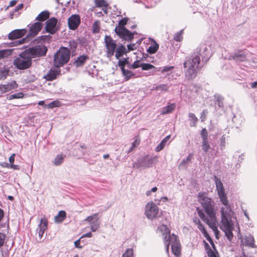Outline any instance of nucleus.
Returning a JSON list of instances; mask_svg holds the SVG:
<instances>
[{
    "label": "nucleus",
    "mask_w": 257,
    "mask_h": 257,
    "mask_svg": "<svg viewBox=\"0 0 257 257\" xmlns=\"http://www.w3.org/2000/svg\"><path fill=\"white\" fill-rule=\"evenodd\" d=\"M198 201L202 208L197 207V214L201 219L206 223L212 229L217 237L219 232L217 229V221L215 203L205 192H200L198 194Z\"/></svg>",
    "instance_id": "f257e3e1"
},
{
    "label": "nucleus",
    "mask_w": 257,
    "mask_h": 257,
    "mask_svg": "<svg viewBox=\"0 0 257 257\" xmlns=\"http://www.w3.org/2000/svg\"><path fill=\"white\" fill-rule=\"evenodd\" d=\"M209 49L205 45H201L196 49L191 57L186 58L183 63L184 67V74L188 80L194 78L197 74L198 71L200 69V57L202 60L208 58L209 55Z\"/></svg>",
    "instance_id": "f03ea898"
},
{
    "label": "nucleus",
    "mask_w": 257,
    "mask_h": 257,
    "mask_svg": "<svg viewBox=\"0 0 257 257\" xmlns=\"http://www.w3.org/2000/svg\"><path fill=\"white\" fill-rule=\"evenodd\" d=\"M158 229L164 232L163 234L165 235L164 241L166 251L169 252V246L171 244L172 252L176 257H179L181 254V245L178 236L174 234L171 235L170 231L166 225L162 224L158 227Z\"/></svg>",
    "instance_id": "7ed1b4c3"
},
{
    "label": "nucleus",
    "mask_w": 257,
    "mask_h": 257,
    "mask_svg": "<svg viewBox=\"0 0 257 257\" xmlns=\"http://www.w3.org/2000/svg\"><path fill=\"white\" fill-rule=\"evenodd\" d=\"M70 52L68 48L61 47L55 53L54 64L56 67L59 68L67 63L70 59Z\"/></svg>",
    "instance_id": "20e7f679"
},
{
    "label": "nucleus",
    "mask_w": 257,
    "mask_h": 257,
    "mask_svg": "<svg viewBox=\"0 0 257 257\" xmlns=\"http://www.w3.org/2000/svg\"><path fill=\"white\" fill-rule=\"evenodd\" d=\"M232 215L221 216L220 228L225 233L227 239L231 241L233 237L232 230L234 228L233 223L231 219Z\"/></svg>",
    "instance_id": "39448f33"
},
{
    "label": "nucleus",
    "mask_w": 257,
    "mask_h": 257,
    "mask_svg": "<svg viewBox=\"0 0 257 257\" xmlns=\"http://www.w3.org/2000/svg\"><path fill=\"white\" fill-rule=\"evenodd\" d=\"M28 54L25 50L14 60V64L17 68L19 70H25L32 65V59Z\"/></svg>",
    "instance_id": "423d86ee"
},
{
    "label": "nucleus",
    "mask_w": 257,
    "mask_h": 257,
    "mask_svg": "<svg viewBox=\"0 0 257 257\" xmlns=\"http://www.w3.org/2000/svg\"><path fill=\"white\" fill-rule=\"evenodd\" d=\"M220 202L223 205L221 208V216L226 215H233L234 212L231 209L230 204L228 203L226 193L223 192L218 194Z\"/></svg>",
    "instance_id": "0eeeda50"
},
{
    "label": "nucleus",
    "mask_w": 257,
    "mask_h": 257,
    "mask_svg": "<svg viewBox=\"0 0 257 257\" xmlns=\"http://www.w3.org/2000/svg\"><path fill=\"white\" fill-rule=\"evenodd\" d=\"M31 58L40 57L46 55L47 48L44 45H37L25 50Z\"/></svg>",
    "instance_id": "6e6552de"
},
{
    "label": "nucleus",
    "mask_w": 257,
    "mask_h": 257,
    "mask_svg": "<svg viewBox=\"0 0 257 257\" xmlns=\"http://www.w3.org/2000/svg\"><path fill=\"white\" fill-rule=\"evenodd\" d=\"M154 158H150L148 156L139 158L133 164V168L144 169L152 166Z\"/></svg>",
    "instance_id": "1a4fd4ad"
},
{
    "label": "nucleus",
    "mask_w": 257,
    "mask_h": 257,
    "mask_svg": "<svg viewBox=\"0 0 257 257\" xmlns=\"http://www.w3.org/2000/svg\"><path fill=\"white\" fill-rule=\"evenodd\" d=\"M104 43L106 48V56L107 58L110 59L114 55L117 48V45L111 37L107 35H106L104 37Z\"/></svg>",
    "instance_id": "9d476101"
},
{
    "label": "nucleus",
    "mask_w": 257,
    "mask_h": 257,
    "mask_svg": "<svg viewBox=\"0 0 257 257\" xmlns=\"http://www.w3.org/2000/svg\"><path fill=\"white\" fill-rule=\"evenodd\" d=\"M159 212V208L158 206L153 202H148L145 208V214L149 219H153L156 218Z\"/></svg>",
    "instance_id": "9b49d317"
},
{
    "label": "nucleus",
    "mask_w": 257,
    "mask_h": 257,
    "mask_svg": "<svg viewBox=\"0 0 257 257\" xmlns=\"http://www.w3.org/2000/svg\"><path fill=\"white\" fill-rule=\"evenodd\" d=\"M57 23L58 20L54 17L48 19L45 22V31L49 34L53 35L55 34L59 30V27Z\"/></svg>",
    "instance_id": "f8f14e48"
},
{
    "label": "nucleus",
    "mask_w": 257,
    "mask_h": 257,
    "mask_svg": "<svg viewBox=\"0 0 257 257\" xmlns=\"http://www.w3.org/2000/svg\"><path fill=\"white\" fill-rule=\"evenodd\" d=\"M247 53L242 50H237L231 53L228 58L229 60H233L235 62L240 63L247 60Z\"/></svg>",
    "instance_id": "ddd939ff"
},
{
    "label": "nucleus",
    "mask_w": 257,
    "mask_h": 257,
    "mask_svg": "<svg viewBox=\"0 0 257 257\" xmlns=\"http://www.w3.org/2000/svg\"><path fill=\"white\" fill-rule=\"evenodd\" d=\"M48 219L44 217L40 220V223L36 229L37 233L38 234L39 242H41L42 237L45 231L48 228Z\"/></svg>",
    "instance_id": "4468645a"
},
{
    "label": "nucleus",
    "mask_w": 257,
    "mask_h": 257,
    "mask_svg": "<svg viewBox=\"0 0 257 257\" xmlns=\"http://www.w3.org/2000/svg\"><path fill=\"white\" fill-rule=\"evenodd\" d=\"M115 33L122 39L130 41L134 38V33H131L126 28L115 29Z\"/></svg>",
    "instance_id": "2eb2a0df"
},
{
    "label": "nucleus",
    "mask_w": 257,
    "mask_h": 257,
    "mask_svg": "<svg viewBox=\"0 0 257 257\" xmlns=\"http://www.w3.org/2000/svg\"><path fill=\"white\" fill-rule=\"evenodd\" d=\"M80 24V17L78 15H72L68 19V27L70 30H76Z\"/></svg>",
    "instance_id": "dca6fc26"
},
{
    "label": "nucleus",
    "mask_w": 257,
    "mask_h": 257,
    "mask_svg": "<svg viewBox=\"0 0 257 257\" xmlns=\"http://www.w3.org/2000/svg\"><path fill=\"white\" fill-rule=\"evenodd\" d=\"M43 24L40 22H35L32 24L29 28L28 36L32 38L34 37L41 30Z\"/></svg>",
    "instance_id": "f3484780"
},
{
    "label": "nucleus",
    "mask_w": 257,
    "mask_h": 257,
    "mask_svg": "<svg viewBox=\"0 0 257 257\" xmlns=\"http://www.w3.org/2000/svg\"><path fill=\"white\" fill-rule=\"evenodd\" d=\"M27 30L25 29L15 30L9 34L8 38L10 40L20 38L24 36Z\"/></svg>",
    "instance_id": "a211bd4d"
},
{
    "label": "nucleus",
    "mask_w": 257,
    "mask_h": 257,
    "mask_svg": "<svg viewBox=\"0 0 257 257\" xmlns=\"http://www.w3.org/2000/svg\"><path fill=\"white\" fill-rule=\"evenodd\" d=\"M60 74V70L59 68H53L50 70L45 78L48 81H52L55 79Z\"/></svg>",
    "instance_id": "6ab92c4d"
},
{
    "label": "nucleus",
    "mask_w": 257,
    "mask_h": 257,
    "mask_svg": "<svg viewBox=\"0 0 257 257\" xmlns=\"http://www.w3.org/2000/svg\"><path fill=\"white\" fill-rule=\"evenodd\" d=\"M16 85L17 84L15 81L7 84H0V96L2 94L8 92L15 88Z\"/></svg>",
    "instance_id": "aec40b11"
},
{
    "label": "nucleus",
    "mask_w": 257,
    "mask_h": 257,
    "mask_svg": "<svg viewBox=\"0 0 257 257\" xmlns=\"http://www.w3.org/2000/svg\"><path fill=\"white\" fill-rule=\"evenodd\" d=\"M89 60V57L86 55H82L77 57L74 61L73 64L76 67L82 66L86 63V61Z\"/></svg>",
    "instance_id": "412c9836"
},
{
    "label": "nucleus",
    "mask_w": 257,
    "mask_h": 257,
    "mask_svg": "<svg viewBox=\"0 0 257 257\" xmlns=\"http://www.w3.org/2000/svg\"><path fill=\"white\" fill-rule=\"evenodd\" d=\"M115 53V57L116 59H119L123 55H126L127 53L126 48L122 44L119 45L116 48Z\"/></svg>",
    "instance_id": "4be33fe9"
},
{
    "label": "nucleus",
    "mask_w": 257,
    "mask_h": 257,
    "mask_svg": "<svg viewBox=\"0 0 257 257\" xmlns=\"http://www.w3.org/2000/svg\"><path fill=\"white\" fill-rule=\"evenodd\" d=\"M243 244L245 246H248L250 247H256V245L254 244V239L253 236L249 234L245 236L243 239Z\"/></svg>",
    "instance_id": "5701e85b"
},
{
    "label": "nucleus",
    "mask_w": 257,
    "mask_h": 257,
    "mask_svg": "<svg viewBox=\"0 0 257 257\" xmlns=\"http://www.w3.org/2000/svg\"><path fill=\"white\" fill-rule=\"evenodd\" d=\"M215 185L216 187V190L217 191V194L222 193L225 192V190L220 179L218 178L216 176H214Z\"/></svg>",
    "instance_id": "b1692460"
},
{
    "label": "nucleus",
    "mask_w": 257,
    "mask_h": 257,
    "mask_svg": "<svg viewBox=\"0 0 257 257\" xmlns=\"http://www.w3.org/2000/svg\"><path fill=\"white\" fill-rule=\"evenodd\" d=\"M203 242L204 243L205 248L206 250V253L208 257H218V252H215V251L211 248L208 243L205 240H204Z\"/></svg>",
    "instance_id": "393cba45"
},
{
    "label": "nucleus",
    "mask_w": 257,
    "mask_h": 257,
    "mask_svg": "<svg viewBox=\"0 0 257 257\" xmlns=\"http://www.w3.org/2000/svg\"><path fill=\"white\" fill-rule=\"evenodd\" d=\"M50 14L48 11H44L40 13L36 18L35 20L40 22H43L47 20L49 17Z\"/></svg>",
    "instance_id": "a878e982"
},
{
    "label": "nucleus",
    "mask_w": 257,
    "mask_h": 257,
    "mask_svg": "<svg viewBox=\"0 0 257 257\" xmlns=\"http://www.w3.org/2000/svg\"><path fill=\"white\" fill-rule=\"evenodd\" d=\"M170 138V135L166 136L156 147V148H155V151L158 152L163 150L165 146H166L167 142L169 140Z\"/></svg>",
    "instance_id": "bb28decb"
},
{
    "label": "nucleus",
    "mask_w": 257,
    "mask_h": 257,
    "mask_svg": "<svg viewBox=\"0 0 257 257\" xmlns=\"http://www.w3.org/2000/svg\"><path fill=\"white\" fill-rule=\"evenodd\" d=\"M141 67L143 70H152L153 73L158 71V68L149 63H141Z\"/></svg>",
    "instance_id": "cd10ccee"
},
{
    "label": "nucleus",
    "mask_w": 257,
    "mask_h": 257,
    "mask_svg": "<svg viewBox=\"0 0 257 257\" xmlns=\"http://www.w3.org/2000/svg\"><path fill=\"white\" fill-rule=\"evenodd\" d=\"M176 104L175 103H171L167 106L164 107L162 109L161 114H165L171 112L175 108Z\"/></svg>",
    "instance_id": "c85d7f7f"
},
{
    "label": "nucleus",
    "mask_w": 257,
    "mask_h": 257,
    "mask_svg": "<svg viewBox=\"0 0 257 257\" xmlns=\"http://www.w3.org/2000/svg\"><path fill=\"white\" fill-rule=\"evenodd\" d=\"M14 49H9L0 50V59L6 58L12 55Z\"/></svg>",
    "instance_id": "c756f323"
},
{
    "label": "nucleus",
    "mask_w": 257,
    "mask_h": 257,
    "mask_svg": "<svg viewBox=\"0 0 257 257\" xmlns=\"http://www.w3.org/2000/svg\"><path fill=\"white\" fill-rule=\"evenodd\" d=\"M66 212L64 211L61 210L58 212L57 216L55 217V222L57 223L62 222L66 217Z\"/></svg>",
    "instance_id": "7c9ffc66"
},
{
    "label": "nucleus",
    "mask_w": 257,
    "mask_h": 257,
    "mask_svg": "<svg viewBox=\"0 0 257 257\" xmlns=\"http://www.w3.org/2000/svg\"><path fill=\"white\" fill-rule=\"evenodd\" d=\"M189 120L190 121V125L191 127H195L196 126V123L198 122V118L195 115L191 112H190L188 114Z\"/></svg>",
    "instance_id": "2f4dec72"
},
{
    "label": "nucleus",
    "mask_w": 257,
    "mask_h": 257,
    "mask_svg": "<svg viewBox=\"0 0 257 257\" xmlns=\"http://www.w3.org/2000/svg\"><path fill=\"white\" fill-rule=\"evenodd\" d=\"M214 98L216 99L215 103L219 107L223 108L224 106L223 100L224 98L222 96L219 94H215Z\"/></svg>",
    "instance_id": "473e14b6"
},
{
    "label": "nucleus",
    "mask_w": 257,
    "mask_h": 257,
    "mask_svg": "<svg viewBox=\"0 0 257 257\" xmlns=\"http://www.w3.org/2000/svg\"><path fill=\"white\" fill-rule=\"evenodd\" d=\"M121 71L125 81L129 80L132 76L135 75V74L132 71L125 68L121 69Z\"/></svg>",
    "instance_id": "72a5a7b5"
},
{
    "label": "nucleus",
    "mask_w": 257,
    "mask_h": 257,
    "mask_svg": "<svg viewBox=\"0 0 257 257\" xmlns=\"http://www.w3.org/2000/svg\"><path fill=\"white\" fill-rule=\"evenodd\" d=\"M128 59V57L123 58L122 60L118 59V66L120 68L121 70L124 69L126 65H127V66L128 67V65L130 64Z\"/></svg>",
    "instance_id": "f704fd0d"
},
{
    "label": "nucleus",
    "mask_w": 257,
    "mask_h": 257,
    "mask_svg": "<svg viewBox=\"0 0 257 257\" xmlns=\"http://www.w3.org/2000/svg\"><path fill=\"white\" fill-rule=\"evenodd\" d=\"M64 156L62 154L57 155L54 161H53V164L55 166H60L64 160Z\"/></svg>",
    "instance_id": "c9c22d12"
},
{
    "label": "nucleus",
    "mask_w": 257,
    "mask_h": 257,
    "mask_svg": "<svg viewBox=\"0 0 257 257\" xmlns=\"http://www.w3.org/2000/svg\"><path fill=\"white\" fill-rule=\"evenodd\" d=\"M100 21L98 20L95 21L92 26V30L93 33L96 34L100 31Z\"/></svg>",
    "instance_id": "e433bc0d"
},
{
    "label": "nucleus",
    "mask_w": 257,
    "mask_h": 257,
    "mask_svg": "<svg viewBox=\"0 0 257 257\" xmlns=\"http://www.w3.org/2000/svg\"><path fill=\"white\" fill-rule=\"evenodd\" d=\"M159 49V45L156 42H154V44L149 47L147 49V52L150 54L155 53Z\"/></svg>",
    "instance_id": "4c0bfd02"
},
{
    "label": "nucleus",
    "mask_w": 257,
    "mask_h": 257,
    "mask_svg": "<svg viewBox=\"0 0 257 257\" xmlns=\"http://www.w3.org/2000/svg\"><path fill=\"white\" fill-rule=\"evenodd\" d=\"M128 18H124L119 21L118 26H116L115 29L117 28H126L124 26L126 24Z\"/></svg>",
    "instance_id": "58836bf2"
},
{
    "label": "nucleus",
    "mask_w": 257,
    "mask_h": 257,
    "mask_svg": "<svg viewBox=\"0 0 257 257\" xmlns=\"http://www.w3.org/2000/svg\"><path fill=\"white\" fill-rule=\"evenodd\" d=\"M95 3L97 7H106L108 5L105 0H95Z\"/></svg>",
    "instance_id": "ea45409f"
},
{
    "label": "nucleus",
    "mask_w": 257,
    "mask_h": 257,
    "mask_svg": "<svg viewBox=\"0 0 257 257\" xmlns=\"http://www.w3.org/2000/svg\"><path fill=\"white\" fill-rule=\"evenodd\" d=\"M9 71L7 69H0V80L5 79L9 74Z\"/></svg>",
    "instance_id": "a19ab883"
},
{
    "label": "nucleus",
    "mask_w": 257,
    "mask_h": 257,
    "mask_svg": "<svg viewBox=\"0 0 257 257\" xmlns=\"http://www.w3.org/2000/svg\"><path fill=\"white\" fill-rule=\"evenodd\" d=\"M192 158H193L192 154H189V155L186 159H183L181 161V162L180 163V166L184 165L187 164H188L191 161Z\"/></svg>",
    "instance_id": "79ce46f5"
},
{
    "label": "nucleus",
    "mask_w": 257,
    "mask_h": 257,
    "mask_svg": "<svg viewBox=\"0 0 257 257\" xmlns=\"http://www.w3.org/2000/svg\"><path fill=\"white\" fill-rule=\"evenodd\" d=\"M52 37L50 35H43L39 37L38 39H40L41 41L43 42H49L51 41Z\"/></svg>",
    "instance_id": "37998d69"
},
{
    "label": "nucleus",
    "mask_w": 257,
    "mask_h": 257,
    "mask_svg": "<svg viewBox=\"0 0 257 257\" xmlns=\"http://www.w3.org/2000/svg\"><path fill=\"white\" fill-rule=\"evenodd\" d=\"M182 32L183 30H181L180 31L176 33L174 36V39L176 41H181L183 38L182 36Z\"/></svg>",
    "instance_id": "c03bdc74"
},
{
    "label": "nucleus",
    "mask_w": 257,
    "mask_h": 257,
    "mask_svg": "<svg viewBox=\"0 0 257 257\" xmlns=\"http://www.w3.org/2000/svg\"><path fill=\"white\" fill-rule=\"evenodd\" d=\"M90 224L91 230L93 232L96 231L99 226V224L97 220L95 221L92 222L91 223H90Z\"/></svg>",
    "instance_id": "a18cd8bd"
},
{
    "label": "nucleus",
    "mask_w": 257,
    "mask_h": 257,
    "mask_svg": "<svg viewBox=\"0 0 257 257\" xmlns=\"http://www.w3.org/2000/svg\"><path fill=\"white\" fill-rule=\"evenodd\" d=\"M133 250L131 248L127 249L122 254V257H133Z\"/></svg>",
    "instance_id": "49530a36"
},
{
    "label": "nucleus",
    "mask_w": 257,
    "mask_h": 257,
    "mask_svg": "<svg viewBox=\"0 0 257 257\" xmlns=\"http://www.w3.org/2000/svg\"><path fill=\"white\" fill-rule=\"evenodd\" d=\"M169 87L166 84H161L155 87V89L156 90H161L163 91H167Z\"/></svg>",
    "instance_id": "de8ad7c7"
},
{
    "label": "nucleus",
    "mask_w": 257,
    "mask_h": 257,
    "mask_svg": "<svg viewBox=\"0 0 257 257\" xmlns=\"http://www.w3.org/2000/svg\"><path fill=\"white\" fill-rule=\"evenodd\" d=\"M140 67H141V64H140L139 61H136L133 63V64H130L128 65V68L130 69H134L139 68Z\"/></svg>",
    "instance_id": "09e8293b"
},
{
    "label": "nucleus",
    "mask_w": 257,
    "mask_h": 257,
    "mask_svg": "<svg viewBox=\"0 0 257 257\" xmlns=\"http://www.w3.org/2000/svg\"><path fill=\"white\" fill-rule=\"evenodd\" d=\"M200 135L202 139L208 138V132L205 128L202 130Z\"/></svg>",
    "instance_id": "8fccbe9b"
},
{
    "label": "nucleus",
    "mask_w": 257,
    "mask_h": 257,
    "mask_svg": "<svg viewBox=\"0 0 257 257\" xmlns=\"http://www.w3.org/2000/svg\"><path fill=\"white\" fill-rule=\"evenodd\" d=\"M60 104V102L58 100H55L49 104V107L50 108H53L54 107L58 106Z\"/></svg>",
    "instance_id": "3c124183"
},
{
    "label": "nucleus",
    "mask_w": 257,
    "mask_h": 257,
    "mask_svg": "<svg viewBox=\"0 0 257 257\" xmlns=\"http://www.w3.org/2000/svg\"><path fill=\"white\" fill-rule=\"evenodd\" d=\"M127 48L126 49V51L127 53L136 49L135 44H130L127 45Z\"/></svg>",
    "instance_id": "603ef678"
},
{
    "label": "nucleus",
    "mask_w": 257,
    "mask_h": 257,
    "mask_svg": "<svg viewBox=\"0 0 257 257\" xmlns=\"http://www.w3.org/2000/svg\"><path fill=\"white\" fill-rule=\"evenodd\" d=\"M5 238V234L0 232V247L3 245Z\"/></svg>",
    "instance_id": "864d4df0"
},
{
    "label": "nucleus",
    "mask_w": 257,
    "mask_h": 257,
    "mask_svg": "<svg viewBox=\"0 0 257 257\" xmlns=\"http://www.w3.org/2000/svg\"><path fill=\"white\" fill-rule=\"evenodd\" d=\"M69 46L71 49H75L77 46V43L74 41H70Z\"/></svg>",
    "instance_id": "5fc2aeb1"
},
{
    "label": "nucleus",
    "mask_w": 257,
    "mask_h": 257,
    "mask_svg": "<svg viewBox=\"0 0 257 257\" xmlns=\"http://www.w3.org/2000/svg\"><path fill=\"white\" fill-rule=\"evenodd\" d=\"M207 112H207V110H204L201 112V116H200V119H201L202 121H204V120L205 119L206 115V114L207 113Z\"/></svg>",
    "instance_id": "6e6d98bb"
},
{
    "label": "nucleus",
    "mask_w": 257,
    "mask_h": 257,
    "mask_svg": "<svg viewBox=\"0 0 257 257\" xmlns=\"http://www.w3.org/2000/svg\"><path fill=\"white\" fill-rule=\"evenodd\" d=\"M97 215V213H95V214H94L93 215H91V216H88L86 219H85L86 220H87L88 222H92V220L94 218H95Z\"/></svg>",
    "instance_id": "4d7b16f0"
},
{
    "label": "nucleus",
    "mask_w": 257,
    "mask_h": 257,
    "mask_svg": "<svg viewBox=\"0 0 257 257\" xmlns=\"http://www.w3.org/2000/svg\"><path fill=\"white\" fill-rule=\"evenodd\" d=\"M13 94L15 98H21L24 97V94L22 92H18Z\"/></svg>",
    "instance_id": "13d9d810"
},
{
    "label": "nucleus",
    "mask_w": 257,
    "mask_h": 257,
    "mask_svg": "<svg viewBox=\"0 0 257 257\" xmlns=\"http://www.w3.org/2000/svg\"><path fill=\"white\" fill-rule=\"evenodd\" d=\"M202 150L205 152V153H207L208 152L210 148V146L209 144L208 145H205L204 146H202Z\"/></svg>",
    "instance_id": "bf43d9fd"
},
{
    "label": "nucleus",
    "mask_w": 257,
    "mask_h": 257,
    "mask_svg": "<svg viewBox=\"0 0 257 257\" xmlns=\"http://www.w3.org/2000/svg\"><path fill=\"white\" fill-rule=\"evenodd\" d=\"M9 168L13 169L16 170H19L20 169V167L19 165H14V164H10Z\"/></svg>",
    "instance_id": "052dcab7"
},
{
    "label": "nucleus",
    "mask_w": 257,
    "mask_h": 257,
    "mask_svg": "<svg viewBox=\"0 0 257 257\" xmlns=\"http://www.w3.org/2000/svg\"><path fill=\"white\" fill-rule=\"evenodd\" d=\"M198 228L201 231L202 233L205 232L206 231V229H205L203 225L201 222L197 226Z\"/></svg>",
    "instance_id": "680f3d73"
},
{
    "label": "nucleus",
    "mask_w": 257,
    "mask_h": 257,
    "mask_svg": "<svg viewBox=\"0 0 257 257\" xmlns=\"http://www.w3.org/2000/svg\"><path fill=\"white\" fill-rule=\"evenodd\" d=\"M15 154H13L10 156V157L9 158V162H10V164H14V162L15 161Z\"/></svg>",
    "instance_id": "e2e57ef3"
},
{
    "label": "nucleus",
    "mask_w": 257,
    "mask_h": 257,
    "mask_svg": "<svg viewBox=\"0 0 257 257\" xmlns=\"http://www.w3.org/2000/svg\"><path fill=\"white\" fill-rule=\"evenodd\" d=\"M80 239H79L77 240H76L75 242H74V245H75V246L77 248H81L82 247V246H80Z\"/></svg>",
    "instance_id": "0e129e2a"
},
{
    "label": "nucleus",
    "mask_w": 257,
    "mask_h": 257,
    "mask_svg": "<svg viewBox=\"0 0 257 257\" xmlns=\"http://www.w3.org/2000/svg\"><path fill=\"white\" fill-rule=\"evenodd\" d=\"M173 68V66H169V67H165L162 70V72H168L169 71H170Z\"/></svg>",
    "instance_id": "69168bd1"
},
{
    "label": "nucleus",
    "mask_w": 257,
    "mask_h": 257,
    "mask_svg": "<svg viewBox=\"0 0 257 257\" xmlns=\"http://www.w3.org/2000/svg\"><path fill=\"white\" fill-rule=\"evenodd\" d=\"M140 143V141L136 140L132 144V147L134 148L137 147Z\"/></svg>",
    "instance_id": "338daca9"
},
{
    "label": "nucleus",
    "mask_w": 257,
    "mask_h": 257,
    "mask_svg": "<svg viewBox=\"0 0 257 257\" xmlns=\"http://www.w3.org/2000/svg\"><path fill=\"white\" fill-rule=\"evenodd\" d=\"M0 166L4 168H9L10 164L8 163L3 162L0 163Z\"/></svg>",
    "instance_id": "774afa93"
}]
</instances>
